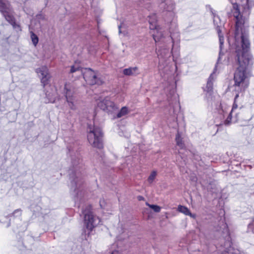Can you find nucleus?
<instances>
[{
	"mask_svg": "<svg viewBox=\"0 0 254 254\" xmlns=\"http://www.w3.org/2000/svg\"><path fill=\"white\" fill-rule=\"evenodd\" d=\"M50 78L51 76L50 74L41 77V82L43 87H45L46 85L49 84Z\"/></svg>",
	"mask_w": 254,
	"mask_h": 254,
	"instance_id": "412c9836",
	"label": "nucleus"
},
{
	"mask_svg": "<svg viewBox=\"0 0 254 254\" xmlns=\"http://www.w3.org/2000/svg\"><path fill=\"white\" fill-rule=\"evenodd\" d=\"M157 175V172L155 171H152L149 176L148 177V178L147 179V181L149 184H151L153 183L154 180H155L156 177Z\"/></svg>",
	"mask_w": 254,
	"mask_h": 254,
	"instance_id": "b1692460",
	"label": "nucleus"
},
{
	"mask_svg": "<svg viewBox=\"0 0 254 254\" xmlns=\"http://www.w3.org/2000/svg\"><path fill=\"white\" fill-rule=\"evenodd\" d=\"M119 30H120L119 32L120 33L121 32V31H120L121 26H119Z\"/></svg>",
	"mask_w": 254,
	"mask_h": 254,
	"instance_id": "c9c22d12",
	"label": "nucleus"
},
{
	"mask_svg": "<svg viewBox=\"0 0 254 254\" xmlns=\"http://www.w3.org/2000/svg\"><path fill=\"white\" fill-rule=\"evenodd\" d=\"M17 214L18 215L16 216H20L22 214V210L21 209H17L15 210L13 213L9 214L7 215V217H10L12 216H15V215Z\"/></svg>",
	"mask_w": 254,
	"mask_h": 254,
	"instance_id": "a878e982",
	"label": "nucleus"
},
{
	"mask_svg": "<svg viewBox=\"0 0 254 254\" xmlns=\"http://www.w3.org/2000/svg\"><path fill=\"white\" fill-rule=\"evenodd\" d=\"M137 198H138V199L139 200H143V199H144L143 197V196H138L137 197Z\"/></svg>",
	"mask_w": 254,
	"mask_h": 254,
	"instance_id": "72a5a7b5",
	"label": "nucleus"
},
{
	"mask_svg": "<svg viewBox=\"0 0 254 254\" xmlns=\"http://www.w3.org/2000/svg\"><path fill=\"white\" fill-rule=\"evenodd\" d=\"M0 12L4 17L6 21L10 23L14 29L21 30L19 25L16 23L15 19L11 14L10 4L8 2H4L0 0Z\"/></svg>",
	"mask_w": 254,
	"mask_h": 254,
	"instance_id": "7ed1b4c3",
	"label": "nucleus"
},
{
	"mask_svg": "<svg viewBox=\"0 0 254 254\" xmlns=\"http://www.w3.org/2000/svg\"><path fill=\"white\" fill-rule=\"evenodd\" d=\"M98 106L103 110L109 112H113L118 108V106L113 102L110 101L108 97L100 98L98 99Z\"/></svg>",
	"mask_w": 254,
	"mask_h": 254,
	"instance_id": "39448f33",
	"label": "nucleus"
},
{
	"mask_svg": "<svg viewBox=\"0 0 254 254\" xmlns=\"http://www.w3.org/2000/svg\"><path fill=\"white\" fill-rule=\"evenodd\" d=\"M123 73L126 75H134L139 73L138 69L136 67L126 68L123 70Z\"/></svg>",
	"mask_w": 254,
	"mask_h": 254,
	"instance_id": "f3484780",
	"label": "nucleus"
},
{
	"mask_svg": "<svg viewBox=\"0 0 254 254\" xmlns=\"http://www.w3.org/2000/svg\"><path fill=\"white\" fill-rule=\"evenodd\" d=\"M36 72L40 78L49 74V69L46 66H42L36 69Z\"/></svg>",
	"mask_w": 254,
	"mask_h": 254,
	"instance_id": "dca6fc26",
	"label": "nucleus"
},
{
	"mask_svg": "<svg viewBox=\"0 0 254 254\" xmlns=\"http://www.w3.org/2000/svg\"><path fill=\"white\" fill-rule=\"evenodd\" d=\"M83 78L87 84L90 85L95 84V72L90 68H85L81 69Z\"/></svg>",
	"mask_w": 254,
	"mask_h": 254,
	"instance_id": "423d86ee",
	"label": "nucleus"
},
{
	"mask_svg": "<svg viewBox=\"0 0 254 254\" xmlns=\"http://www.w3.org/2000/svg\"><path fill=\"white\" fill-rule=\"evenodd\" d=\"M240 4L243 8V13L249 14L254 6V0H241Z\"/></svg>",
	"mask_w": 254,
	"mask_h": 254,
	"instance_id": "1a4fd4ad",
	"label": "nucleus"
},
{
	"mask_svg": "<svg viewBox=\"0 0 254 254\" xmlns=\"http://www.w3.org/2000/svg\"><path fill=\"white\" fill-rule=\"evenodd\" d=\"M152 31L153 38L156 43L160 42L164 37L163 31L160 26Z\"/></svg>",
	"mask_w": 254,
	"mask_h": 254,
	"instance_id": "f8f14e48",
	"label": "nucleus"
},
{
	"mask_svg": "<svg viewBox=\"0 0 254 254\" xmlns=\"http://www.w3.org/2000/svg\"><path fill=\"white\" fill-rule=\"evenodd\" d=\"M211 77V76L209 77L205 87H204V91L206 93V94L209 95H211L213 90V82Z\"/></svg>",
	"mask_w": 254,
	"mask_h": 254,
	"instance_id": "a211bd4d",
	"label": "nucleus"
},
{
	"mask_svg": "<svg viewBox=\"0 0 254 254\" xmlns=\"http://www.w3.org/2000/svg\"><path fill=\"white\" fill-rule=\"evenodd\" d=\"M10 222H9V223H8V224H7V227H9V226H10Z\"/></svg>",
	"mask_w": 254,
	"mask_h": 254,
	"instance_id": "f704fd0d",
	"label": "nucleus"
},
{
	"mask_svg": "<svg viewBox=\"0 0 254 254\" xmlns=\"http://www.w3.org/2000/svg\"><path fill=\"white\" fill-rule=\"evenodd\" d=\"M103 133L100 129L96 128V148H102L103 145Z\"/></svg>",
	"mask_w": 254,
	"mask_h": 254,
	"instance_id": "4468645a",
	"label": "nucleus"
},
{
	"mask_svg": "<svg viewBox=\"0 0 254 254\" xmlns=\"http://www.w3.org/2000/svg\"><path fill=\"white\" fill-rule=\"evenodd\" d=\"M232 11L236 19L235 43L233 46L236 50L237 67L234 73V87L237 93L231 112L225 121L226 125L237 122L247 124L252 118L251 115L246 117V113L241 111V108L237 111L238 107L236 103L238 93L244 91L249 86L248 69L253 64V57L250 52V43L248 31L244 26L246 19L241 14L239 7H232Z\"/></svg>",
	"mask_w": 254,
	"mask_h": 254,
	"instance_id": "f257e3e1",
	"label": "nucleus"
},
{
	"mask_svg": "<svg viewBox=\"0 0 254 254\" xmlns=\"http://www.w3.org/2000/svg\"><path fill=\"white\" fill-rule=\"evenodd\" d=\"M248 229L249 231L254 233V220L249 225Z\"/></svg>",
	"mask_w": 254,
	"mask_h": 254,
	"instance_id": "7c9ffc66",
	"label": "nucleus"
},
{
	"mask_svg": "<svg viewBox=\"0 0 254 254\" xmlns=\"http://www.w3.org/2000/svg\"><path fill=\"white\" fill-rule=\"evenodd\" d=\"M161 3L160 4V7L163 8L167 11L170 12V15L174 16V14L172 12V10L174 9V5L172 0H161Z\"/></svg>",
	"mask_w": 254,
	"mask_h": 254,
	"instance_id": "9b49d317",
	"label": "nucleus"
},
{
	"mask_svg": "<svg viewBox=\"0 0 254 254\" xmlns=\"http://www.w3.org/2000/svg\"><path fill=\"white\" fill-rule=\"evenodd\" d=\"M0 178L4 180H6L7 179V174L5 173V170H0Z\"/></svg>",
	"mask_w": 254,
	"mask_h": 254,
	"instance_id": "bb28decb",
	"label": "nucleus"
},
{
	"mask_svg": "<svg viewBox=\"0 0 254 254\" xmlns=\"http://www.w3.org/2000/svg\"><path fill=\"white\" fill-rule=\"evenodd\" d=\"M176 141L178 146L182 148L183 147V143L182 142V138L179 133H178L176 137Z\"/></svg>",
	"mask_w": 254,
	"mask_h": 254,
	"instance_id": "393cba45",
	"label": "nucleus"
},
{
	"mask_svg": "<svg viewBox=\"0 0 254 254\" xmlns=\"http://www.w3.org/2000/svg\"><path fill=\"white\" fill-rule=\"evenodd\" d=\"M69 171L70 190L74 197H78L81 194L80 188L83 182L82 175L78 167H73Z\"/></svg>",
	"mask_w": 254,
	"mask_h": 254,
	"instance_id": "f03ea898",
	"label": "nucleus"
},
{
	"mask_svg": "<svg viewBox=\"0 0 254 254\" xmlns=\"http://www.w3.org/2000/svg\"><path fill=\"white\" fill-rule=\"evenodd\" d=\"M229 110V106L225 103H221L220 105V109L219 110V114L225 116Z\"/></svg>",
	"mask_w": 254,
	"mask_h": 254,
	"instance_id": "6ab92c4d",
	"label": "nucleus"
},
{
	"mask_svg": "<svg viewBox=\"0 0 254 254\" xmlns=\"http://www.w3.org/2000/svg\"><path fill=\"white\" fill-rule=\"evenodd\" d=\"M146 205L151 208L155 212H159L161 211V207L158 205L154 204H150L148 202H146Z\"/></svg>",
	"mask_w": 254,
	"mask_h": 254,
	"instance_id": "5701e85b",
	"label": "nucleus"
},
{
	"mask_svg": "<svg viewBox=\"0 0 254 254\" xmlns=\"http://www.w3.org/2000/svg\"><path fill=\"white\" fill-rule=\"evenodd\" d=\"M83 214L84 215V225L86 227L85 232L89 237L91 232L94 228V218L92 213L91 211V206H88L86 209L82 211Z\"/></svg>",
	"mask_w": 254,
	"mask_h": 254,
	"instance_id": "20e7f679",
	"label": "nucleus"
},
{
	"mask_svg": "<svg viewBox=\"0 0 254 254\" xmlns=\"http://www.w3.org/2000/svg\"><path fill=\"white\" fill-rule=\"evenodd\" d=\"M129 113V110L127 107H123L117 115V118H122Z\"/></svg>",
	"mask_w": 254,
	"mask_h": 254,
	"instance_id": "aec40b11",
	"label": "nucleus"
},
{
	"mask_svg": "<svg viewBox=\"0 0 254 254\" xmlns=\"http://www.w3.org/2000/svg\"><path fill=\"white\" fill-rule=\"evenodd\" d=\"M83 69L82 68H80L79 66H75V65H72L71 66L70 72V73H73L76 71Z\"/></svg>",
	"mask_w": 254,
	"mask_h": 254,
	"instance_id": "c85d7f7f",
	"label": "nucleus"
},
{
	"mask_svg": "<svg viewBox=\"0 0 254 254\" xmlns=\"http://www.w3.org/2000/svg\"><path fill=\"white\" fill-rule=\"evenodd\" d=\"M30 35L32 42L33 45L36 46L38 43L39 38L33 31H30Z\"/></svg>",
	"mask_w": 254,
	"mask_h": 254,
	"instance_id": "4be33fe9",
	"label": "nucleus"
},
{
	"mask_svg": "<svg viewBox=\"0 0 254 254\" xmlns=\"http://www.w3.org/2000/svg\"><path fill=\"white\" fill-rule=\"evenodd\" d=\"M228 42L229 43V45L231 46V43H230V41L228 40Z\"/></svg>",
	"mask_w": 254,
	"mask_h": 254,
	"instance_id": "e433bc0d",
	"label": "nucleus"
},
{
	"mask_svg": "<svg viewBox=\"0 0 254 254\" xmlns=\"http://www.w3.org/2000/svg\"><path fill=\"white\" fill-rule=\"evenodd\" d=\"M110 254H122V251L119 249L116 248L110 252Z\"/></svg>",
	"mask_w": 254,
	"mask_h": 254,
	"instance_id": "c756f323",
	"label": "nucleus"
},
{
	"mask_svg": "<svg viewBox=\"0 0 254 254\" xmlns=\"http://www.w3.org/2000/svg\"><path fill=\"white\" fill-rule=\"evenodd\" d=\"M177 210L179 212L184 214L185 215L189 216L190 217L195 219L196 218V215L192 214L190 209L186 206L179 205L178 207Z\"/></svg>",
	"mask_w": 254,
	"mask_h": 254,
	"instance_id": "ddd939ff",
	"label": "nucleus"
},
{
	"mask_svg": "<svg viewBox=\"0 0 254 254\" xmlns=\"http://www.w3.org/2000/svg\"><path fill=\"white\" fill-rule=\"evenodd\" d=\"M214 23L215 25H217V27L218 29H217V32L218 34V36L219 38V44H220V56L219 59H221V56L223 54V44L224 42V37L222 35H221V31L219 28L220 26L218 25V22L220 21L219 17L218 16H214Z\"/></svg>",
	"mask_w": 254,
	"mask_h": 254,
	"instance_id": "6e6552de",
	"label": "nucleus"
},
{
	"mask_svg": "<svg viewBox=\"0 0 254 254\" xmlns=\"http://www.w3.org/2000/svg\"><path fill=\"white\" fill-rule=\"evenodd\" d=\"M87 139L89 142L93 147L95 146V128L88 125L87 127Z\"/></svg>",
	"mask_w": 254,
	"mask_h": 254,
	"instance_id": "9d476101",
	"label": "nucleus"
},
{
	"mask_svg": "<svg viewBox=\"0 0 254 254\" xmlns=\"http://www.w3.org/2000/svg\"><path fill=\"white\" fill-rule=\"evenodd\" d=\"M148 21L149 23V28L151 30L155 29L159 27L157 24V17L156 15L153 14L149 16Z\"/></svg>",
	"mask_w": 254,
	"mask_h": 254,
	"instance_id": "2eb2a0df",
	"label": "nucleus"
},
{
	"mask_svg": "<svg viewBox=\"0 0 254 254\" xmlns=\"http://www.w3.org/2000/svg\"><path fill=\"white\" fill-rule=\"evenodd\" d=\"M99 204L101 208H104L105 206L106 202L104 199H101L99 201Z\"/></svg>",
	"mask_w": 254,
	"mask_h": 254,
	"instance_id": "2f4dec72",
	"label": "nucleus"
},
{
	"mask_svg": "<svg viewBox=\"0 0 254 254\" xmlns=\"http://www.w3.org/2000/svg\"><path fill=\"white\" fill-rule=\"evenodd\" d=\"M102 83H103V81L96 79V84H101Z\"/></svg>",
	"mask_w": 254,
	"mask_h": 254,
	"instance_id": "473e14b6",
	"label": "nucleus"
},
{
	"mask_svg": "<svg viewBox=\"0 0 254 254\" xmlns=\"http://www.w3.org/2000/svg\"><path fill=\"white\" fill-rule=\"evenodd\" d=\"M64 92L66 101L68 103L69 106L71 109L74 110L75 106L73 104L74 91L71 89L70 85L67 83L64 85Z\"/></svg>",
	"mask_w": 254,
	"mask_h": 254,
	"instance_id": "0eeeda50",
	"label": "nucleus"
},
{
	"mask_svg": "<svg viewBox=\"0 0 254 254\" xmlns=\"http://www.w3.org/2000/svg\"><path fill=\"white\" fill-rule=\"evenodd\" d=\"M228 254H244L241 253L238 250H235L233 248L230 249L228 251Z\"/></svg>",
	"mask_w": 254,
	"mask_h": 254,
	"instance_id": "cd10ccee",
	"label": "nucleus"
}]
</instances>
